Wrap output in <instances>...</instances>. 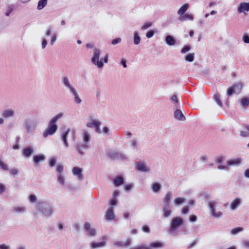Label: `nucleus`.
<instances>
[{
  "label": "nucleus",
  "mask_w": 249,
  "mask_h": 249,
  "mask_svg": "<svg viewBox=\"0 0 249 249\" xmlns=\"http://www.w3.org/2000/svg\"><path fill=\"white\" fill-rule=\"evenodd\" d=\"M64 113L59 112L52 117L48 124V126L43 133V136L46 138L49 135H52L55 133L58 127L56 122L64 117Z\"/></svg>",
  "instance_id": "f257e3e1"
},
{
  "label": "nucleus",
  "mask_w": 249,
  "mask_h": 249,
  "mask_svg": "<svg viewBox=\"0 0 249 249\" xmlns=\"http://www.w3.org/2000/svg\"><path fill=\"white\" fill-rule=\"evenodd\" d=\"M42 216L45 218H50L53 214L54 210L52 204L45 201H39L36 206Z\"/></svg>",
  "instance_id": "f03ea898"
},
{
  "label": "nucleus",
  "mask_w": 249,
  "mask_h": 249,
  "mask_svg": "<svg viewBox=\"0 0 249 249\" xmlns=\"http://www.w3.org/2000/svg\"><path fill=\"white\" fill-rule=\"evenodd\" d=\"M102 53V51L97 48H93V55L91 58V63L96 66L98 68H102L104 66V62L105 63L108 62V55L106 54L103 58L99 59Z\"/></svg>",
  "instance_id": "7ed1b4c3"
},
{
  "label": "nucleus",
  "mask_w": 249,
  "mask_h": 249,
  "mask_svg": "<svg viewBox=\"0 0 249 249\" xmlns=\"http://www.w3.org/2000/svg\"><path fill=\"white\" fill-rule=\"evenodd\" d=\"M81 137L83 143H77L75 147L76 151L81 155L84 154L82 150L87 149L91 140V136L89 132L86 129H83L81 133Z\"/></svg>",
  "instance_id": "20e7f679"
},
{
  "label": "nucleus",
  "mask_w": 249,
  "mask_h": 249,
  "mask_svg": "<svg viewBox=\"0 0 249 249\" xmlns=\"http://www.w3.org/2000/svg\"><path fill=\"white\" fill-rule=\"evenodd\" d=\"M184 223L183 219L180 217H173L170 223L169 232L172 236L175 235L176 231Z\"/></svg>",
  "instance_id": "39448f33"
},
{
  "label": "nucleus",
  "mask_w": 249,
  "mask_h": 249,
  "mask_svg": "<svg viewBox=\"0 0 249 249\" xmlns=\"http://www.w3.org/2000/svg\"><path fill=\"white\" fill-rule=\"evenodd\" d=\"M208 207L212 215L216 218H220L223 215V213L221 211H216V208L218 206V203L214 200H211L208 202Z\"/></svg>",
  "instance_id": "423d86ee"
},
{
  "label": "nucleus",
  "mask_w": 249,
  "mask_h": 249,
  "mask_svg": "<svg viewBox=\"0 0 249 249\" xmlns=\"http://www.w3.org/2000/svg\"><path fill=\"white\" fill-rule=\"evenodd\" d=\"M37 123V119L27 120L24 124V128L27 132L31 133L36 129Z\"/></svg>",
  "instance_id": "0eeeda50"
},
{
  "label": "nucleus",
  "mask_w": 249,
  "mask_h": 249,
  "mask_svg": "<svg viewBox=\"0 0 249 249\" xmlns=\"http://www.w3.org/2000/svg\"><path fill=\"white\" fill-rule=\"evenodd\" d=\"M102 124V123L98 120L90 118L89 122L87 124L86 126L88 127H94L95 131L97 134L101 132V129L100 128Z\"/></svg>",
  "instance_id": "6e6552de"
},
{
  "label": "nucleus",
  "mask_w": 249,
  "mask_h": 249,
  "mask_svg": "<svg viewBox=\"0 0 249 249\" xmlns=\"http://www.w3.org/2000/svg\"><path fill=\"white\" fill-rule=\"evenodd\" d=\"M243 87V84L238 82L230 87L227 90V95L230 96L233 93H239Z\"/></svg>",
  "instance_id": "1a4fd4ad"
},
{
  "label": "nucleus",
  "mask_w": 249,
  "mask_h": 249,
  "mask_svg": "<svg viewBox=\"0 0 249 249\" xmlns=\"http://www.w3.org/2000/svg\"><path fill=\"white\" fill-rule=\"evenodd\" d=\"M237 10L239 14L246 13L249 11V2H241L237 7Z\"/></svg>",
  "instance_id": "9d476101"
},
{
  "label": "nucleus",
  "mask_w": 249,
  "mask_h": 249,
  "mask_svg": "<svg viewBox=\"0 0 249 249\" xmlns=\"http://www.w3.org/2000/svg\"><path fill=\"white\" fill-rule=\"evenodd\" d=\"M61 81L62 84L68 89H69L70 92H72L75 89L71 85L69 79L67 76H63L62 77Z\"/></svg>",
  "instance_id": "9b49d317"
},
{
  "label": "nucleus",
  "mask_w": 249,
  "mask_h": 249,
  "mask_svg": "<svg viewBox=\"0 0 249 249\" xmlns=\"http://www.w3.org/2000/svg\"><path fill=\"white\" fill-rule=\"evenodd\" d=\"M156 248V242H152L149 245L142 244L130 248L129 249H153Z\"/></svg>",
  "instance_id": "f8f14e48"
},
{
  "label": "nucleus",
  "mask_w": 249,
  "mask_h": 249,
  "mask_svg": "<svg viewBox=\"0 0 249 249\" xmlns=\"http://www.w3.org/2000/svg\"><path fill=\"white\" fill-rule=\"evenodd\" d=\"M180 109L179 108H173L175 110L174 117L176 120L184 121L186 118Z\"/></svg>",
  "instance_id": "ddd939ff"
},
{
  "label": "nucleus",
  "mask_w": 249,
  "mask_h": 249,
  "mask_svg": "<svg viewBox=\"0 0 249 249\" xmlns=\"http://www.w3.org/2000/svg\"><path fill=\"white\" fill-rule=\"evenodd\" d=\"M108 155L109 158L112 160L126 159V156L118 152H110Z\"/></svg>",
  "instance_id": "4468645a"
},
{
  "label": "nucleus",
  "mask_w": 249,
  "mask_h": 249,
  "mask_svg": "<svg viewBox=\"0 0 249 249\" xmlns=\"http://www.w3.org/2000/svg\"><path fill=\"white\" fill-rule=\"evenodd\" d=\"M34 149L33 146H29L24 148L22 154L26 158L30 157L34 153Z\"/></svg>",
  "instance_id": "2eb2a0df"
},
{
  "label": "nucleus",
  "mask_w": 249,
  "mask_h": 249,
  "mask_svg": "<svg viewBox=\"0 0 249 249\" xmlns=\"http://www.w3.org/2000/svg\"><path fill=\"white\" fill-rule=\"evenodd\" d=\"M242 199L237 197L235 198L231 203L230 208L231 210H235L238 207H239L242 204Z\"/></svg>",
  "instance_id": "dca6fc26"
},
{
  "label": "nucleus",
  "mask_w": 249,
  "mask_h": 249,
  "mask_svg": "<svg viewBox=\"0 0 249 249\" xmlns=\"http://www.w3.org/2000/svg\"><path fill=\"white\" fill-rule=\"evenodd\" d=\"M84 227L88 232V235L90 236H94L96 234V230L91 227L90 224L89 222H86L84 225Z\"/></svg>",
  "instance_id": "f3484780"
},
{
  "label": "nucleus",
  "mask_w": 249,
  "mask_h": 249,
  "mask_svg": "<svg viewBox=\"0 0 249 249\" xmlns=\"http://www.w3.org/2000/svg\"><path fill=\"white\" fill-rule=\"evenodd\" d=\"M132 243L131 239L130 238H127L126 241L124 242H123L121 241H115L113 243V246L117 247H127L129 246Z\"/></svg>",
  "instance_id": "a211bd4d"
},
{
  "label": "nucleus",
  "mask_w": 249,
  "mask_h": 249,
  "mask_svg": "<svg viewBox=\"0 0 249 249\" xmlns=\"http://www.w3.org/2000/svg\"><path fill=\"white\" fill-rule=\"evenodd\" d=\"M72 173L74 176L77 177L78 179H83V175L82 174V169L81 168L78 167H74L72 169Z\"/></svg>",
  "instance_id": "6ab92c4d"
},
{
  "label": "nucleus",
  "mask_w": 249,
  "mask_h": 249,
  "mask_svg": "<svg viewBox=\"0 0 249 249\" xmlns=\"http://www.w3.org/2000/svg\"><path fill=\"white\" fill-rule=\"evenodd\" d=\"M27 208L25 206L16 205L12 209V212L16 214H22L26 211Z\"/></svg>",
  "instance_id": "aec40b11"
},
{
  "label": "nucleus",
  "mask_w": 249,
  "mask_h": 249,
  "mask_svg": "<svg viewBox=\"0 0 249 249\" xmlns=\"http://www.w3.org/2000/svg\"><path fill=\"white\" fill-rule=\"evenodd\" d=\"M170 100L171 102L174 104L173 108H182V106H181L178 98L176 95H173L170 98Z\"/></svg>",
  "instance_id": "412c9836"
},
{
  "label": "nucleus",
  "mask_w": 249,
  "mask_h": 249,
  "mask_svg": "<svg viewBox=\"0 0 249 249\" xmlns=\"http://www.w3.org/2000/svg\"><path fill=\"white\" fill-rule=\"evenodd\" d=\"M70 129H68L64 132H63L61 134V140L63 142L65 147H68L69 146V144L68 141V137L70 132Z\"/></svg>",
  "instance_id": "4be33fe9"
},
{
  "label": "nucleus",
  "mask_w": 249,
  "mask_h": 249,
  "mask_svg": "<svg viewBox=\"0 0 249 249\" xmlns=\"http://www.w3.org/2000/svg\"><path fill=\"white\" fill-rule=\"evenodd\" d=\"M136 169L140 172H148L149 169L144 162L139 161L136 166Z\"/></svg>",
  "instance_id": "5701e85b"
},
{
  "label": "nucleus",
  "mask_w": 249,
  "mask_h": 249,
  "mask_svg": "<svg viewBox=\"0 0 249 249\" xmlns=\"http://www.w3.org/2000/svg\"><path fill=\"white\" fill-rule=\"evenodd\" d=\"M106 217L108 220H112L114 217V213L112 207L108 208L106 211Z\"/></svg>",
  "instance_id": "b1692460"
},
{
  "label": "nucleus",
  "mask_w": 249,
  "mask_h": 249,
  "mask_svg": "<svg viewBox=\"0 0 249 249\" xmlns=\"http://www.w3.org/2000/svg\"><path fill=\"white\" fill-rule=\"evenodd\" d=\"M15 115V111L12 109H8L5 110L2 114L3 116L6 118H10L13 117Z\"/></svg>",
  "instance_id": "393cba45"
},
{
  "label": "nucleus",
  "mask_w": 249,
  "mask_h": 249,
  "mask_svg": "<svg viewBox=\"0 0 249 249\" xmlns=\"http://www.w3.org/2000/svg\"><path fill=\"white\" fill-rule=\"evenodd\" d=\"M46 157L43 154L36 155L33 158V160L36 164H38L39 162L44 161Z\"/></svg>",
  "instance_id": "a878e982"
},
{
  "label": "nucleus",
  "mask_w": 249,
  "mask_h": 249,
  "mask_svg": "<svg viewBox=\"0 0 249 249\" xmlns=\"http://www.w3.org/2000/svg\"><path fill=\"white\" fill-rule=\"evenodd\" d=\"M165 41L169 46H173L176 44V39L171 36L168 35L165 37Z\"/></svg>",
  "instance_id": "bb28decb"
},
{
  "label": "nucleus",
  "mask_w": 249,
  "mask_h": 249,
  "mask_svg": "<svg viewBox=\"0 0 249 249\" xmlns=\"http://www.w3.org/2000/svg\"><path fill=\"white\" fill-rule=\"evenodd\" d=\"M189 7V4L188 3H185L183 4L178 11L177 14L182 16L183 15L185 14V13Z\"/></svg>",
  "instance_id": "cd10ccee"
},
{
  "label": "nucleus",
  "mask_w": 249,
  "mask_h": 249,
  "mask_svg": "<svg viewBox=\"0 0 249 249\" xmlns=\"http://www.w3.org/2000/svg\"><path fill=\"white\" fill-rule=\"evenodd\" d=\"M241 162V159L236 158L235 159L228 160L227 161V164L229 166L238 165L240 164Z\"/></svg>",
  "instance_id": "c85d7f7f"
},
{
  "label": "nucleus",
  "mask_w": 249,
  "mask_h": 249,
  "mask_svg": "<svg viewBox=\"0 0 249 249\" xmlns=\"http://www.w3.org/2000/svg\"><path fill=\"white\" fill-rule=\"evenodd\" d=\"M179 20L180 21H183L187 20H193L194 17L192 15L189 14L188 13L185 14L183 15L182 16L179 18Z\"/></svg>",
  "instance_id": "c756f323"
},
{
  "label": "nucleus",
  "mask_w": 249,
  "mask_h": 249,
  "mask_svg": "<svg viewBox=\"0 0 249 249\" xmlns=\"http://www.w3.org/2000/svg\"><path fill=\"white\" fill-rule=\"evenodd\" d=\"M163 215L165 217H169L172 213L170 205H164L163 207Z\"/></svg>",
  "instance_id": "7c9ffc66"
},
{
  "label": "nucleus",
  "mask_w": 249,
  "mask_h": 249,
  "mask_svg": "<svg viewBox=\"0 0 249 249\" xmlns=\"http://www.w3.org/2000/svg\"><path fill=\"white\" fill-rule=\"evenodd\" d=\"M57 180L61 186L65 184V177L64 174L56 175Z\"/></svg>",
  "instance_id": "2f4dec72"
},
{
  "label": "nucleus",
  "mask_w": 249,
  "mask_h": 249,
  "mask_svg": "<svg viewBox=\"0 0 249 249\" xmlns=\"http://www.w3.org/2000/svg\"><path fill=\"white\" fill-rule=\"evenodd\" d=\"M172 196V193L171 192H169L166 194L163 199L164 205H169V202Z\"/></svg>",
  "instance_id": "473e14b6"
},
{
  "label": "nucleus",
  "mask_w": 249,
  "mask_h": 249,
  "mask_svg": "<svg viewBox=\"0 0 249 249\" xmlns=\"http://www.w3.org/2000/svg\"><path fill=\"white\" fill-rule=\"evenodd\" d=\"M71 93H72V94L73 95V96L74 97V102L76 103H77V104H81L82 102V100L79 98V95H78L76 89L75 90H74L73 91H72V92H71Z\"/></svg>",
  "instance_id": "72a5a7b5"
},
{
  "label": "nucleus",
  "mask_w": 249,
  "mask_h": 249,
  "mask_svg": "<svg viewBox=\"0 0 249 249\" xmlns=\"http://www.w3.org/2000/svg\"><path fill=\"white\" fill-rule=\"evenodd\" d=\"M106 242L105 241H102L99 243L92 242L91 244V246L92 248L95 249L104 247L106 246Z\"/></svg>",
  "instance_id": "f704fd0d"
},
{
  "label": "nucleus",
  "mask_w": 249,
  "mask_h": 249,
  "mask_svg": "<svg viewBox=\"0 0 249 249\" xmlns=\"http://www.w3.org/2000/svg\"><path fill=\"white\" fill-rule=\"evenodd\" d=\"M134 35V44L135 45H138L141 42V37L139 35V33L137 31H135L133 33Z\"/></svg>",
  "instance_id": "c9c22d12"
},
{
  "label": "nucleus",
  "mask_w": 249,
  "mask_h": 249,
  "mask_svg": "<svg viewBox=\"0 0 249 249\" xmlns=\"http://www.w3.org/2000/svg\"><path fill=\"white\" fill-rule=\"evenodd\" d=\"M47 0H40L37 4V9L39 10L44 8L47 5Z\"/></svg>",
  "instance_id": "e433bc0d"
},
{
  "label": "nucleus",
  "mask_w": 249,
  "mask_h": 249,
  "mask_svg": "<svg viewBox=\"0 0 249 249\" xmlns=\"http://www.w3.org/2000/svg\"><path fill=\"white\" fill-rule=\"evenodd\" d=\"M185 201V198L178 197L176 198L173 201L174 204L175 206H178L182 203H183Z\"/></svg>",
  "instance_id": "4c0bfd02"
},
{
  "label": "nucleus",
  "mask_w": 249,
  "mask_h": 249,
  "mask_svg": "<svg viewBox=\"0 0 249 249\" xmlns=\"http://www.w3.org/2000/svg\"><path fill=\"white\" fill-rule=\"evenodd\" d=\"M123 178L121 177H117L113 180V182L116 186L121 185L123 183Z\"/></svg>",
  "instance_id": "58836bf2"
},
{
  "label": "nucleus",
  "mask_w": 249,
  "mask_h": 249,
  "mask_svg": "<svg viewBox=\"0 0 249 249\" xmlns=\"http://www.w3.org/2000/svg\"><path fill=\"white\" fill-rule=\"evenodd\" d=\"M111 133L110 129L107 126L104 127L102 129H101V132L98 133L99 134H103L104 136H107L110 135Z\"/></svg>",
  "instance_id": "ea45409f"
},
{
  "label": "nucleus",
  "mask_w": 249,
  "mask_h": 249,
  "mask_svg": "<svg viewBox=\"0 0 249 249\" xmlns=\"http://www.w3.org/2000/svg\"><path fill=\"white\" fill-rule=\"evenodd\" d=\"M153 22L151 21L145 22L143 25L141 27V30L142 31L145 30L152 26Z\"/></svg>",
  "instance_id": "a19ab883"
},
{
  "label": "nucleus",
  "mask_w": 249,
  "mask_h": 249,
  "mask_svg": "<svg viewBox=\"0 0 249 249\" xmlns=\"http://www.w3.org/2000/svg\"><path fill=\"white\" fill-rule=\"evenodd\" d=\"M194 58H195L194 53H190L185 56V59L186 61L191 62L194 61Z\"/></svg>",
  "instance_id": "79ce46f5"
},
{
  "label": "nucleus",
  "mask_w": 249,
  "mask_h": 249,
  "mask_svg": "<svg viewBox=\"0 0 249 249\" xmlns=\"http://www.w3.org/2000/svg\"><path fill=\"white\" fill-rule=\"evenodd\" d=\"M241 104L244 107H246L249 105V98H243L241 100Z\"/></svg>",
  "instance_id": "37998d69"
},
{
  "label": "nucleus",
  "mask_w": 249,
  "mask_h": 249,
  "mask_svg": "<svg viewBox=\"0 0 249 249\" xmlns=\"http://www.w3.org/2000/svg\"><path fill=\"white\" fill-rule=\"evenodd\" d=\"M213 98L217 104L220 107H222V103L220 100V95L215 94L214 95Z\"/></svg>",
  "instance_id": "c03bdc74"
},
{
  "label": "nucleus",
  "mask_w": 249,
  "mask_h": 249,
  "mask_svg": "<svg viewBox=\"0 0 249 249\" xmlns=\"http://www.w3.org/2000/svg\"><path fill=\"white\" fill-rule=\"evenodd\" d=\"M28 199L30 203H36L37 200L36 196L34 194L30 195L28 197Z\"/></svg>",
  "instance_id": "a18cd8bd"
},
{
  "label": "nucleus",
  "mask_w": 249,
  "mask_h": 249,
  "mask_svg": "<svg viewBox=\"0 0 249 249\" xmlns=\"http://www.w3.org/2000/svg\"><path fill=\"white\" fill-rule=\"evenodd\" d=\"M63 166L62 165H57L56 167V175L62 174L63 173Z\"/></svg>",
  "instance_id": "49530a36"
},
{
  "label": "nucleus",
  "mask_w": 249,
  "mask_h": 249,
  "mask_svg": "<svg viewBox=\"0 0 249 249\" xmlns=\"http://www.w3.org/2000/svg\"><path fill=\"white\" fill-rule=\"evenodd\" d=\"M14 10L13 6L10 5H8L6 9V11L5 13V16L6 17H9L11 13L13 12Z\"/></svg>",
  "instance_id": "de8ad7c7"
},
{
  "label": "nucleus",
  "mask_w": 249,
  "mask_h": 249,
  "mask_svg": "<svg viewBox=\"0 0 249 249\" xmlns=\"http://www.w3.org/2000/svg\"><path fill=\"white\" fill-rule=\"evenodd\" d=\"M243 229L241 227H238L236 228L232 229L231 230V233L232 234L235 235L238 233V232L242 231Z\"/></svg>",
  "instance_id": "09e8293b"
},
{
  "label": "nucleus",
  "mask_w": 249,
  "mask_h": 249,
  "mask_svg": "<svg viewBox=\"0 0 249 249\" xmlns=\"http://www.w3.org/2000/svg\"><path fill=\"white\" fill-rule=\"evenodd\" d=\"M242 39L244 43L247 44L249 43V36L247 33L243 34Z\"/></svg>",
  "instance_id": "8fccbe9b"
},
{
  "label": "nucleus",
  "mask_w": 249,
  "mask_h": 249,
  "mask_svg": "<svg viewBox=\"0 0 249 249\" xmlns=\"http://www.w3.org/2000/svg\"><path fill=\"white\" fill-rule=\"evenodd\" d=\"M57 39V35L55 33H53L52 35L51 38V41L50 44L52 45H53L54 43L55 42Z\"/></svg>",
  "instance_id": "3c124183"
},
{
  "label": "nucleus",
  "mask_w": 249,
  "mask_h": 249,
  "mask_svg": "<svg viewBox=\"0 0 249 249\" xmlns=\"http://www.w3.org/2000/svg\"><path fill=\"white\" fill-rule=\"evenodd\" d=\"M191 49V48L189 46L187 45L184 46L181 50V53H184L188 52H189Z\"/></svg>",
  "instance_id": "603ef678"
},
{
  "label": "nucleus",
  "mask_w": 249,
  "mask_h": 249,
  "mask_svg": "<svg viewBox=\"0 0 249 249\" xmlns=\"http://www.w3.org/2000/svg\"><path fill=\"white\" fill-rule=\"evenodd\" d=\"M6 190V187L5 185L0 183V195L3 194Z\"/></svg>",
  "instance_id": "864d4df0"
},
{
  "label": "nucleus",
  "mask_w": 249,
  "mask_h": 249,
  "mask_svg": "<svg viewBox=\"0 0 249 249\" xmlns=\"http://www.w3.org/2000/svg\"><path fill=\"white\" fill-rule=\"evenodd\" d=\"M130 145L132 146L137 147L138 145L137 141L135 139H132L130 142Z\"/></svg>",
  "instance_id": "5fc2aeb1"
},
{
  "label": "nucleus",
  "mask_w": 249,
  "mask_h": 249,
  "mask_svg": "<svg viewBox=\"0 0 249 249\" xmlns=\"http://www.w3.org/2000/svg\"><path fill=\"white\" fill-rule=\"evenodd\" d=\"M49 165L51 167H53L54 166L55 163H56V160L55 158H52L49 160Z\"/></svg>",
  "instance_id": "6e6d98bb"
},
{
  "label": "nucleus",
  "mask_w": 249,
  "mask_h": 249,
  "mask_svg": "<svg viewBox=\"0 0 249 249\" xmlns=\"http://www.w3.org/2000/svg\"><path fill=\"white\" fill-rule=\"evenodd\" d=\"M155 34V31L153 30H150L148 32H147L146 34V36L147 38H149L153 36Z\"/></svg>",
  "instance_id": "4d7b16f0"
},
{
  "label": "nucleus",
  "mask_w": 249,
  "mask_h": 249,
  "mask_svg": "<svg viewBox=\"0 0 249 249\" xmlns=\"http://www.w3.org/2000/svg\"><path fill=\"white\" fill-rule=\"evenodd\" d=\"M52 33V29L51 27H49L46 29L45 33V35L46 36H49L51 35Z\"/></svg>",
  "instance_id": "13d9d810"
},
{
  "label": "nucleus",
  "mask_w": 249,
  "mask_h": 249,
  "mask_svg": "<svg viewBox=\"0 0 249 249\" xmlns=\"http://www.w3.org/2000/svg\"><path fill=\"white\" fill-rule=\"evenodd\" d=\"M121 41V38H117L114 39H113L111 41V43L112 45H115L117 44H118L120 43Z\"/></svg>",
  "instance_id": "bf43d9fd"
},
{
  "label": "nucleus",
  "mask_w": 249,
  "mask_h": 249,
  "mask_svg": "<svg viewBox=\"0 0 249 249\" xmlns=\"http://www.w3.org/2000/svg\"><path fill=\"white\" fill-rule=\"evenodd\" d=\"M48 44L47 41L45 38H43L42 40L41 47L42 49H44L46 47Z\"/></svg>",
  "instance_id": "052dcab7"
},
{
  "label": "nucleus",
  "mask_w": 249,
  "mask_h": 249,
  "mask_svg": "<svg viewBox=\"0 0 249 249\" xmlns=\"http://www.w3.org/2000/svg\"><path fill=\"white\" fill-rule=\"evenodd\" d=\"M142 230L143 231L146 233H149L150 232V229L149 227L147 225L143 226L142 227Z\"/></svg>",
  "instance_id": "680f3d73"
},
{
  "label": "nucleus",
  "mask_w": 249,
  "mask_h": 249,
  "mask_svg": "<svg viewBox=\"0 0 249 249\" xmlns=\"http://www.w3.org/2000/svg\"><path fill=\"white\" fill-rule=\"evenodd\" d=\"M10 172L13 175H16L19 173V170L18 169L14 168L11 170Z\"/></svg>",
  "instance_id": "e2e57ef3"
},
{
  "label": "nucleus",
  "mask_w": 249,
  "mask_h": 249,
  "mask_svg": "<svg viewBox=\"0 0 249 249\" xmlns=\"http://www.w3.org/2000/svg\"><path fill=\"white\" fill-rule=\"evenodd\" d=\"M0 249H11V248L9 246L3 244L0 245Z\"/></svg>",
  "instance_id": "0e129e2a"
},
{
  "label": "nucleus",
  "mask_w": 249,
  "mask_h": 249,
  "mask_svg": "<svg viewBox=\"0 0 249 249\" xmlns=\"http://www.w3.org/2000/svg\"><path fill=\"white\" fill-rule=\"evenodd\" d=\"M242 244L244 247L249 249V240H245L243 241Z\"/></svg>",
  "instance_id": "69168bd1"
},
{
  "label": "nucleus",
  "mask_w": 249,
  "mask_h": 249,
  "mask_svg": "<svg viewBox=\"0 0 249 249\" xmlns=\"http://www.w3.org/2000/svg\"><path fill=\"white\" fill-rule=\"evenodd\" d=\"M119 191L118 190H115L113 193V194H112V198H115L116 199V197L119 196Z\"/></svg>",
  "instance_id": "338daca9"
},
{
  "label": "nucleus",
  "mask_w": 249,
  "mask_h": 249,
  "mask_svg": "<svg viewBox=\"0 0 249 249\" xmlns=\"http://www.w3.org/2000/svg\"><path fill=\"white\" fill-rule=\"evenodd\" d=\"M240 135L242 137H248L249 136V133L245 131H241L240 132Z\"/></svg>",
  "instance_id": "774afa93"
}]
</instances>
